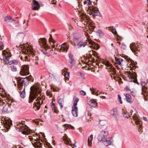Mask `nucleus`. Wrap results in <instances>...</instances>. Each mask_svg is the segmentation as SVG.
Wrapping results in <instances>:
<instances>
[{
  "label": "nucleus",
  "mask_w": 148,
  "mask_h": 148,
  "mask_svg": "<svg viewBox=\"0 0 148 148\" xmlns=\"http://www.w3.org/2000/svg\"><path fill=\"white\" fill-rule=\"evenodd\" d=\"M30 90L29 102H32L37 96H38L33 106L34 109L36 111L40 109V105L43 103L45 97L40 93L41 88L39 84H34L31 87Z\"/></svg>",
  "instance_id": "nucleus-1"
},
{
  "label": "nucleus",
  "mask_w": 148,
  "mask_h": 148,
  "mask_svg": "<svg viewBox=\"0 0 148 148\" xmlns=\"http://www.w3.org/2000/svg\"><path fill=\"white\" fill-rule=\"evenodd\" d=\"M21 48L22 52L25 54L24 56L21 57L22 60L26 61H29L30 59L33 60H38V57L35 53L32 46L25 45H22Z\"/></svg>",
  "instance_id": "nucleus-2"
},
{
  "label": "nucleus",
  "mask_w": 148,
  "mask_h": 148,
  "mask_svg": "<svg viewBox=\"0 0 148 148\" xmlns=\"http://www.w3.org/2000/svg\"><path fill=\"white\" fill-rule=\"evenodd\" d=\"M2 56H3V60L6 63L9 64L10 65L14 64L15 65H17L18 64V61L14 60L12 61H10V57L11 55L10 52L8 49L3 50L2 51Z\"/></svg>",
  "instance_id": "nucleus-3"
},
{
  "label": "nucleus",
  "mask_w": 148,
  "mask_h": 148,
  "mask_svg": "<svg viewBox=\"0 0 148 148\" xmlns=\"http://www.w3.org/2000/svg\"><path fill=\"white\" fill-rule=\"evenodd\" d=\"M91 44L90 46L91 48H93L95 46H96L97 49L99 48V46L97 44L93 42L90 39H88V40H86L85 41H80L79 42L77 45V47L78 48L82 47H84L87 45Z\"/></svg>",
  "instance_id": "nucleus-4"
},
{
  "label": "nucleus",
  "mask_w": 148,
  "mask_h": 148,
  "mask_svg": "<svg viewBox=\"0 0 148 148\" xmlns=\"http://www.w3.org/2000/svg\"><path fill=\"white\" fill-rule=\"evenodd\" d=\"M27 81V79L26 78H21L18 80L17 82L18 87L19 89V90H23L22 91H20L21 96L22 98H24L25 96V86H23L25 84V82Z\"/></svg>",
  "instance_id": "nucleus-5"
},
{
  "label": "nucleus",
  "mask_w": 148,
  "mask_h": 148,
  "mask_svg": "<svg viewBox=\"0 0 148 148\" xmlns=\"http://www.w3.org/2000/svg\"><path fill=\"white\" fill-rule=\"evenodd\" d=\"M79 15L82 17V21L79 23H77L78 26L82 27H85L87 28V25L88 26V18L86 16V14H84L82 11L79 12Z\"/></svg>",
  "instance_id": "nucleus-6"
},
{
  "label": "nucleus",
  "mask_w": 148,
  "mask_h": 148,
  "mask_svg": "<svg viewBox=\"0 0 148 148\" xmlns=\"http://www.w3.org/2000/svg\"><path fill=\"white\" fill-rule=\"evenodd\" d=\"M98 0H84V5H82L81 8H80L79 9L77 8L78 12H80V11L82 10L83 12V13H85L86 12V9L87 10L89 8H91L93 6L92 4V2L95 3V1H97Z\"/></svg>",
  "instance_id": "nucleus-7"
},
{
  "label": "nucleus",
  "mask_w": 148,
  "mask_h": 148,
  "mask_svg": "<svg viewBox=\"0 0 148 148\" xmlns=\"http://www.w3.org/2000/svg\"><path fill=\"white\" fill-rule=\"evenodd\" d=\"M28 139L32 143L33 146L35 148H41L42 144L37 137L36 135H32L28 136Z\"/></svg>",
  "instance_id": "nucleus-8"
},
{
  "label": "nucleus",
  "mask_w": 148,
  "mask_h": 148,
  "mask_svg": "<svg viewBox=\"0 0 148 148\" xmlns=\"http://www.w3.org/2000/svg\"><path fill=\"white\" fill-rule=\"evenodd\" d=\"M116 63L119 65L121 67H124L129 65H133L134 62L130 59H128L127 60H123L120 58H115Z\"/></svg>",
  "instance_id": "nucleus-9"
},
{
  "label": "nucleus",
  "mask_w": 148,
  "mask_h": 148,
  "mask_svg": "<svg viewBox=\"0 0 148 148\" xmlns=\"http://www.w3.org/2000/svg\"><path fill=\"white\" fill-rule=\"evenodd\" d=\"M101 63L105 65L108 67V71L111 72V74L113 76L116 73L115 69L113 67L112 65L108 61H100L98 64V65H102Z\"/></svg>",
  "instance_id": "nucleus-10"
},
{
  "label": "nucleus",
  "mask_w": 148,
  "mask_h": 148,
  "mask_svg": "<svg viewBox=\"0 0 148 148\" xmlns=\"http://www.w3.org/2000/svg\"><path fill=\"white\" fill-rule=\"evenodd\" d=\"M126 75H127V80L129 82L133 81L135 82L136 78V75L135 72L132 71H127L125 72Z\"/></svg>",
  "instance_id": "nucleus-11"
},
{
  "label": "nucleus",
  "mask_w": 148,
  "mask_h": 148,
  "mask_svg": "<svg viewBox=\"0 0 148 148\" xmlns=\"http://www.w3.org/2000/svg\"><path fill=\"white\" fill-rule=\"evenodd\" d=\"M79 100V99L78 98H76L75 99L72 108V114L75 117L77 116H78V112L77 105V103Z\"/></svg>",
  "instance_id": "nucleus-12"
},
{
  "label": "nucleus",
  "mask_w": 148,
  "mask_h": 148,
  "mask_svg": "<svg viewBox=\"0 0 148 148\" xmlns=\"http://www.w3.org/2000/svg\"><path fill=\"white\" fill-rule=\"evenodd\" d=\"M69 48V44L67 42H64L56 48L57 50L60 52H65L67 51Z\"/></svg>",
  "instance_id": "nucleus-13"
},
{
  "label": "nucleus",
  "mask_w": 148,
  "mask_h": 148,
  "mask_svg": "<svg viewBox=\"0 0 148 148\" xmlns=\"http://www.w3.org/2000/svg\"><path fill=\"white\" fill-rule=\"evenodd\" d=\"M86 12L85 13H87L89 15L97 16H98L100 14V12L97 9L93 6L91 8H89L87 10L86 9Z\"/></svg>",
  "instance_id": "nucleus-14"
},
{
  "label": "nucleus",
  "mask_w": 148,
  "mask_h": 148,
  "mask_svg": "<svg viewBox=\"0 0 148 148\" xmlns=\"http://www.w3.org/2000/svg\"><path fill=\"white\" fill-rule=\"evenodd\" d=\"M63 138L65 144H69L73 148L76 147V145H75L76 142L75 140H70L66 135L64 136Z\"/></svg>",
  "instance_id": "nucleus-15"
},
{
  "label": "nucleus",
  "mask_w": 148,
  "mask_h": 148,
  "mask_svg": "<svg viewBox=\"0 0 148 148\" xmlns=\"http://www.w3.org/2000/svg\"><path fill=\"white\" fill-rule=\"evenodd\" d=\"M42 6H43V4L41 2H39L36 0H33L32 3V6L33 9L34 10H38L40 9V5Z\"/></svg>",
  "instance_id": "nucleus-16"
},
{
  "label": "nucleus",
  "mask_w": 148,
  "mask_h": 148,
  "mask_svg": "<svg viewBox=\"0 0 148 148\" xmlns=\"http://www.w3.org/2000/svg\"><path fill=\"white\" fill-rule=\"evenodd\" d=\"M5 101V102L3 101L2 102L3 104L5 105L3 106V109L2 110L3 112H10L11 110L10 104L11 101Z\"/></svg>",
  "instance_id": "nucleus-17"
},
{
  "label": "nucleus",
  "mask_w": 148,
  "mask_h": 148,
  "mask_svg": "<svg viewBox=\"0 0 148 148\" xmlns=\"http://www.w3.org/2000/svg\"><path fill=\"white\" fill-rule=\"evenodd\" d=\"M21 75L26 76L29 74V67L27 65H24L22 66L20 72Z\"/></svg>",
  "instance_id": "nucleus-18"
},
{
  "label": "nucleus",
  "mask_w": 148,
  "mask_h": 148,
  "mask_svg": "<svg viewBox=\"0 0 148 148\" xmlns=\"http://www.w3.org/2000/svg\"><path fill=\"white\" fill-rule=\"evenodd\" d=\"M17 127L19 129V131L22 132L23 134L25 135L28 134V128L27 126L20 124L17 125Z\"/></svg>",
  "instance_id": "nucleus-19"
},
{
  "label": "nucleus",
  "mask_w": 148,
  "mask_h": 148,
  "mask_svg": "<svg viewBox=\"0 0 148 148\" xmlns=\"http://www.w3.org/2000/svg\"><path fill=\"white\" fill-rule=\"evenodd\" d=\"M108 132L107 131L103 130L101 131L98 137V139L99 141H103L108 136Z\"/></svg>",
  "instance_id": "nucleus-20"
},
{
  "label": "nucleus",
  "mask_w": 148,
  "mask_h": 148,
  "mask_svg": "<svg viewBox=\"0 0 148 148\" xmlns=\"http://www.w3.org/2000/svg\"><path fill=\"white\" fill-rule=\"evenodd\" d=\"M146 83L144 82H142L141 83V85L142 87V94L144 97H147L148 95V92L147 91V87L146 86Z\"/></svg>",
  "instance_id": "nucleus-21"
},
{
  "label": "nucleus",
  "mask_w": 148,
  "mask_h": 148,
  "mask_svg": "<svg viewBox=\"0 0 148 148\" xmlns=\"http://www.w3.org/2000/svg\"><path fill=\"white\" fill-rule=\"evenodd\" d=\"M138 46V44L133 42L130 44V47L132 51L133 52H135L139 50Z\"/></svg>",
  "instance_id": "nucleus-22"
},
{
  "label": "nucleus",
  "mask_w": 148,
  "mask_h": 148,
  "mask_svg": "<svg viewBox=\"0 0 148 148\" xmlns=\"http://www.w3.org/2000/svg\"><path fill=\"white\" fill-rule=\"evenodd\" d=\"M39 44L40 46H43L45 49H47L49 48V47L47 44V40L45 38H42L39 41Z\"/></svg>",
  "instance_id": "nucleus-23"
},
{
  "label": "nucleus",
  "mask_w": 148,
  "mask_h": 148,
  "mask_svg": "<svg viewBox=\"0 0 148 148\" xmlns=\"http://www.w3.org/2000/svg\"><path fill=\"white\" fill-rule=\"evenodd\" d=\"M3 123L7 129L10 128V126L12 125L11 121L9 119H5L3 121Z\"/></svg>",
  "instance_id": "nucleus-24"
},
{
  "label": "nucleus",
  "mask_w": 148,
  "mask_h": 148,
  "mask_svg": "<svg viewBox=\"0 0 148 148\" xmlns=\"http://www.w3.org/2000/svg\"><path fill=\"white\" fill-rule=\"evenodd\" d=\"M87 102L88 105L92 107H95L97 106V103L93 99H88Z\"/></svg>",
  "instance_id": "nucleus-25"
},
{
  "label": "nucleus",
  "mask_w": 148,
  "mask_h": 148,
  "mask_svg": "<svg viewBox=\"0 0 148 148\" xmlns=\"http://www.w3.org/2000/svg\"><path fill=\"white\" fill-rule=\"evenodd\" d=\"M112 142V139L110 138H106V139L103 142V144L106 146H108L111 145Z\"/></svg>",
  "instance_id": "nucleus-26"
},
{
  "label": "nucleus",
  "mask_w": 148,
  "mask_h": 148,
  "mask_svg": "<svg viewBox=\"0 0 148 148\" xmlns=\"http://www.w3.org/2000/svg\"><path fill=\"white\" fill-rule=\"evenodd\" d=\"M124 95L125 96L126 100L127 102L130 103H131L133 102V100L130 94L126 93L124 94Z\"/></svg>",
  "instance_id": "nucleus-27"
},
{
  "label": "nucleus",
  "mask_w": 148,
  "mask_h": 148,
  "mask_svg": "<svg viewBox=\"0 0 148 148\" xmlns=\"http://www.w3.org/2000/svg\"><path fill=\"white\" fill-rule=\"evenodd\" d=\"M58 103L61 108H62L65 103V100L64 98L59 99L58 101Z\"/></svg>",
  "instance_id": "nucleus-28"
},
{
  "label": "nucleus",
  "mask_w": 148,
  "mask_h": 148,
  "mask_svg": "<svg viewBox=\"0 0 148 148\" xmlns=\"http://www.w3.org/2000/svg\"><path fill=\"white\" fill-rule=\"evenodd\" d=\"M133 119L135 120V122L136 124V125H139L138 126V127L139 128V130H141L140 128L141 127L142 123L138 121V119L137 116H136V117L134 116H133Z\"/></svg>",
  "instance_id": "nucleus-29"
},
{
  "label": "nucleus",
  "mask_w": 148,
  "mask_h": 148,
  "mask_svg": "<svg viewBox=\"0 0 148 148\" xmlns=\"http://www.w3.org/2000/svg\"><path fill=\"white\" fill-rule=\"evenodd\" d=\"M111 114L114 116H116L117 114V110L114 108L110 112Z\"/></svg>",
  "instance_id": "nucleus-30"
},
{
  "label": "nucleus",
  "mask_w": 148,
  "mask_h": 148,
  "mask_svg": "<svg viewBox=\"0 0 148 148\" xmlns=\"http://www.w3.org/2000/svg\"><path fill=\"white\" fill-rule=\"evenodd\" d=\"M93 135H90L88 138V144L89 146H91L92 141L93 139Z\"/></svg>",
  "instance_id": "nucleus-31"
},
{
  "label": "nucleus",
  "mask_w": 148,
  "mask_h": 148,
  "mask_svg": "<svg viewBox=\"0 0 148 148\" xmlns=\"http://www.w3.org/2000/svg\"><path fill=\"white\" fill-rule=\"evenodd\" d=\"M52 105L51 106V108L56 113H58V111L57 110V108L56 107V106L54 103L53 102H52Z\"/></svg>",
  "instance_id": "nucleus-32"
},
{
  "label": "nucleus",
  "mask_w": 148,
  "mask_h": 148,
  "mask_svg": "<svg viewBox=\"0 0 148 148\" xmlns=\"http://www.w3.org/2000/svg\"><path fill=\"white\" fill-rule=\"evenodd\" d=\"M5 21L7 22H12L14 20L10 16H7L5 18Z\"/></svg>",
  "instance_id": "nucleus-33"
},
{
  "label": "nucleus",
  "mask_w": 148,
  "mask_h": 148,
  "mask_svg": "<svg viewBox=\"0 0 148 148\" xmlns=\"http://www.w3.org/2000/svg\"><path fill=\"white\" fill-rule=\"evenodd\" d=\"M64 127L65 130H67L68 128H71L72 129H74V128L73 126H71V125L65 124L64 125Z\"/></svg>",
  "instance_id": "nucleus-34"
},
{
  "label": "nucleus",
  "mask_w": 148,
  "mask_h": 148,
  "mask_svg": "<svg viewBox=\"0 0 148 148\" xmlns=\"http://www.w3.org/2000/svg\"><path fill=\"white\" fill-rule=\"evenodd\" d=\"M11 70L13 72H16L17 71V68L14 65L11 66L10 67Z\"/></svg>",
  "instance_id": "nucleus-35"
},
{
  "label": "nucleus",
  "mask_w": 148,
  "mask_h": 148,
  "mask_svg": "<svg viewBox=\"0 0 148 148\" xmlns=\"http://www.w3.org/2000/svg\"><path fill=\"white\" fill-rule=\"evenodd\" d=\"M110 30L111 32L114 34L116 35L117 34V33L115 28L112 27L110 28Z\"/></svg>",
  "instance_id": "nucleus-36"
},
{
  "label": "nucleus",
  "mask_w": 148,
  "mask_h": 148,
  "mask_svg": "<svg viewBox=\"0 0 148 148\" xmlns=\"http://www.w3.org/2000/svg\"><path fill=\"white\" fill-rule=\"evenodd\" d=\"M50 37L49 38V40L52 42L53 44L56 43V41L53 38L51 34L50 35Z\"/></svg>",
  "instance_id": "nucleus-37"
},
{
  "label": "nucleus",
  "mask_w": 148,
  "mask_h": 148,
  "mask_svg": "<svg viewBox=\"0 0 148 148\" xmlns=\"http://www.w3.org/2000/svg\"><path fill=\"white\" fill-rule=\"evenodd\" d=\"M47 95L49 97H51L52 96V94L51 92L49 90H48L46 92Z\"/></svg>",
  "instance_id": "nucleus-38"
},
{
  "label": "nucleus",
  "mask_w": 148,
  "mask_h": 148,
  "mask_svg": "<svg viewBox=\"0 0 148 148\" xmlns=\"http://www.w3.org/2000/svg\"><path fill=\"white\" fill-rule=\"evenodd\" d=\"M64 75L66 79H68L69 77V73L67 72L65 73L64 74Z\"/></svg>",
  "instance_id": "nucleus-39"
},
{
  "label": "nucleus",
  "mask_w": 148,
  "mask_h": 148,
  "mask_svg": "<svg viewBox=\"0 0 148 148\" xmlns=\"http://www.w3.org/2000/svg\"><path fill=\"white\" fill-rule=\"evenodd\" d=\"M70 63L71 64V66H72L74 64V62L73 59L69 60Z\"/></svg>",
  "instance_id": "nucleus-40"
},
{
  "label": "nucleus",
  "mask_w": 148,
  "mask_h": 148,
  "mask_svg": "<svg viewBox=\"0 0 148 148\" xmlns=\"http://www.w3.org/2000/svg\"><path fill=\"white\" fill-rule=\"evenodd\" d=\"M79 75L80 76V78L81 79H85V76L83 74L81 73H80Z\"/></svg>",
  "instance_id": "nucleus-41"
},
{
  "label": "nucleus",
  "mask_w": 148,
  "mask_h": 148,
  "mask_svg": "<svg viewBox=\"0 0 148 148\" xmlns=\"http://www.w3.org/2000/svg\"><path fill=\"white\" fill-rule=\"evenodd\" d=\"M79 92L83 96H84L86 95V92L83 90H80Z\"/></svg>",
  "instance_id": "nucleus-42"
},
{
  "label": "nucleus",
  "mask_w": 148,
  "mask_h": 148,
  "mask_svg": "<svg viewBox=\"0 0 148 148\" xmlns=\"http://www.w3.org/2000/svg\"><path fill=\"white\" fill-rule=\"evenodd\" d=\"M4 47V46L3 43L0 41V49H3Z\"/></svg>",
  "instance_id": "nucleus-43"
},
{
  "label": "nucleus",
  "mask_w": 148,
  "mask_h": 148,
  "mask_svg": "<svg viewBox=\"0 0 148 148\" xmlns=\"http://www.w3.org/2000/svg\"><path fill=\"white\" fill-rule=\"evenodd\" d=\"M118 98L119 99V101L120 102V103L122 104V102L121 101V98L120 96L119 95H118Z\"/></svg>",
  "instance_id": "nucleus-44"
},
{
  "label": "nucleus",
  "mask_w": 148,
  "mask_h": 148,
  "mask_svg": "<svg viewBox=\"0 0 148 148\" xmlns=\"http://www.w3.org/2000/svg\"><path fill=\"white\" fill-rule=\"evenodd\" d=\"M118 80L119 81V83L120 84H121V83H123V82L122 81V79L120 77L118 78Z\"/></svg>",
  "instance_id": "nucleus-45"
},
{
  "label": "nucleus",
  "mask_w": 148,
  "mask_h": 148,
  "mask_svg": "<svg viewBox=\"0 0 148 148\" xmlns=\"http://www.w3.org/2000/svg\"><path fill=\"white\" fill-rule=\"evenodd\" d=\"M125 90L127 91H130L131 89L130 88V87L128 86H127L125 88Z\"/></svg>",
  "instance_id": "nucleus-46"
},
{
  "label": "nucleus",
  "mask_w": 148,
  "mask_h": 148,
  "mask_svg": "<svg viewBox=\"0 0 148 148\" xmlns=\"http://www.w3.org/2000/svg\"><path fill=\"white\" fill-rule=\"evenodd\" d=\"M49 1H50L51 3L53 4H55L56 2V0H49Z\"/></svg>",
  "instance_id": "nucleus-47"
},
{
  "label": "nucleus",
  "mask_w": 148,
  "mask_h": 148,
  "mask_svg": "<svg viewBox=\"0 0 148 148\" xmlns=\"http://www.w3.org/2000/svg\"><path fill=\"white\" fill-rule=\"evenodd\" d=\"M130 114L128 113H125L124 114V116L126 117H128L130 116Z\"/></svg>",
  "instance_id": "nucleus-48"
},
{
  "label": "nucleus",
  "mask_w": 148,
  "mask_h": 148,
  "mask_svg": "<svg viewBox=\"0 0 148 148\" xmlns=\"http://www.w3.org/2000/svg\"><path fill=\"white\" fill-rule=\"evenodd\" d=\"M58 44H57L56 45V47H55V45H52V46H51V47H52V48H55V49L56 50H57L56 48H56L58 47Z\"/></svg>",
  "instance_id": "nucleus-49"
},
{
  "label": "nucleus",
  "mask_w": 148,
  "mask_h": 148,
  "mask_svg": "<svg viewBox=\"0 0 148 148\" xmlns=\"http://www.w3.org/2000/svg\"><path fill=\"white\" fill-rule=\"evenodd\" d=\"M69 60L73 59V56L71 54L69 55Z\"/></svg>",
  "instance_id": "nucleus-50"
},
{
  "label": "nucleus",
  "mask_w": 148,
  "mask_h": 148,
  "mask_svg": "<svg viewBox=\"0 0 148 148\" xmlns=\"http://www.w3.org/2000/svg\"><path fill=\"white\" fill-rule=\"evenodd\" d=\"M121 47L123 49H126V47L125 45H121Z\"/></svg>",
  "instance_id": "nucleus-51"
},
{
  "label": "nucleus",
  "mask_w": 148,
  "mask_h": 148,
  "mask_svg": "<svg viewBox=\"0 0 148 148\" xmlns=\"http://www.w3.org/2000/svg\"><path fill=\"white\" fill-rule=\"evenodd\" d=\"M46 148H53L51 145H48L46 146Z\"/></svg>",
  "instance_id": "nucleus-52"
},
{
  "label": "nucleus",
  "mask_w": 148,
  "mask_h": 148,
  "mask_svg": "<svg viewBox=\"0 0 148 148\" xmlns=\"http://www.w3.org/2000/svg\"><path fill=\"white\" fill-rule=\"evenodd\" d=\"M96 33L97 35H99L101 33V31L100 30H98L97 31Z\"/></svg>",
  "instance_id": "nucleus-53"
},
{
  "label": "nucleus",
  "mask_w": 148,
  "mask_h": 148,
  "mask_svg": "<svg viewBox=\"0 0 148 148\" xmlns=\"http://www.w3.org/2000/svg\"><path fill=\"white\" fill-rule=\"evenodd\" d=\"M85 34V35H86L87 37V39L86 40H88V39H90L88 33H86Z\"/></svg>",
  "instance_id": "nucleus-54"
},
{
  "label": "nucleus",
  "mask_w": 148,
  "mask_h": 148,
  "mask_svg": "<svg viewBox=\"0 0 148 148\" xmlns=\"http://www.w3.org/2000/svg\"><path fill=\"white\" fill-rule=\"evenodd\" d=\"M89 28L90 29H91V30L92 31L93 29H94L95 27L94 26H91L90 27H89Z\"/></svg>",
  "instance_id": "nucleus-55"
},
{
  "label": "nucleus",
  "mask_w": 148,
  "mask_h": 148,
  "mask_svg": "<svg viewBox=\"0 0 148 148\" xmlns=\"http://www.w3.org/2000/svg\"><path fill=\"white\" fill-rule=\"evenodd\" d=\"M91 51H90V52L92 53H92V54L94 56H95V54H94V52L92 50H91Z\"/></svg>",
  "instance_id": "nucleus-56"
},
{
  "label": "nucleus",
  "mask_w": 148,
  "mask_h": 148,
  "mask_svg": "<svg viewBox=\"0 0 148 148\" xmlns=\"http://www.w3.org/2000/svg\"><path fill=\"white\" fill-rule=\"evenodd\" d=\"M143 119L145 121H147V119L146 118L144 117H143Z\"/></svg>",
  "instance_id": "nucleus-57"
},
{
  "label": "nucleus",
  "mask_w": 148,
  "mask_h": 148,
  "mask_svg": "<svg viewBox=\"0 0 148 148\" xmlns=\"http://www.w3.org/2000/svg\"><path fill=\"white\" fill-rule=\"evenodd\" d=\"M147 85H148V78L147 79Z\"/></svg>",
  "instance_id": "nucleus-58"
},
{
  "label": "nucleus",
  "mask_w": 148,
  "mask_h": 148,
  "mask_svg": "<svg viewBox=\"0 0 148 148\" xmlns=\"http://www.w3.org/2000/svg\"><path fill=\"white\" fill-rule=\"evenodd\" d=\"M101 97H103L104 98H105V96H101Z\"/></svg>",
  "instance_id": "nucleus-59"
},
{
  "label": "nucleus",
  "mask_w": 148,
  "mask_h": 148,
  "mask_svg": "<svg viewBox=\"0 0 148 148\" xmlns=\"http://www.w3.org/2000/svg\"><path fill=\"white\" fill-rule=\"evenodd\" d=\"M75 39L76 40H78V38H76V39Z\"/></svg>",
  "instance_id": "nucleus-60"
},
{
  "label": "nucleus",
  "mask_w": 148,
  "mask_h": 148,
  "mask_svg": "<svg viewBox=\"0 0 148 148\" xmlns=\"http://www.w3.org/2000/svg\"><path fill=\"white\" fill-rule=\"evenodd\" d=\"M45 108H47V106H45Z\"/></svg>",
  "instance_id": "nucleus-61"
},
{
  "label": "nucleus",
  "mask_w": 148,
  "mask_h": 148,
  "mask_svg": "<svg viewBox=\"0 0 148 148\" xmlns=\"http://www.w3.org/2000/svg\"><path fill=\"white\" fill-rule=\"evenodd\" d=\"M113 43L111 44V45L113 46Z\"/></svg>",
  "instance_id": "nucleus-62"
},
{
  "label": "nucleus",
  "mask_w": 148,
  "mask_h": 148,
  "mask_svg": "<svg viewBox=\"0 0 148 148\" xmlns=\"http://www.w3.org/2000/svg\"><path fill=\"white\" fill-rule=\"evenodd\" d=\"M116 66V67H117V68L118 69V68L117 67V66Z\"/></svg>",
  "instance_id": "nucleus-63"
},
{
  "label": "nucleus",
  "mask_w": 148,
  "mask_h": 148,
  "mask_svg": "<svg viewBox=\"0 0 148 148\" xmlns=\"http://www.w3.org/2000/svg\"><path fill=\"white\" fill-rule=\"evenodd\" d=\"M13 148H16V147H14Z\"/></svg>",
  "instance_id": "nucleus-64"
}]
</instances>
